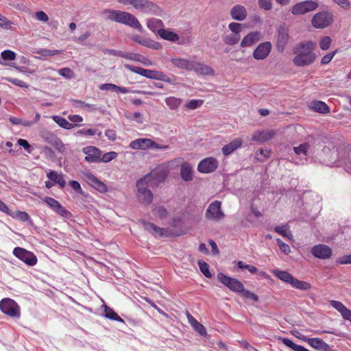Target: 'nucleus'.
Here are the masks:
<instances>
[{"instance_id":"f257e3e1","label":"nucleus","mask_w":351,"mask_h":351,"mask_svg":"<svg viewBox=\"0 0 351 351\" xmlns=\"http://www.w3.org/2000/svg\"><path fill=\"white\" fill-rule=\"evenodd\" d=\"M351 147H341L339 150L324 147L319 154L322 162L328 166L351 164Z\"/></svg>"},{"instance_id":"f03ea898","label":"nucleus","mask_w":351,"mask_h":351,"mask_svg":"<svg viewBox=\"0 0 351 351\" xmlns=\"http://www.w3.org/2000/svg\"><path fill=\"white\" fill-rule=\"evenodd\" d=\"M315 45L312 41L297 45L294 48L295 56L293 59V62L298 66L311 64L317 58L316 54L313 53Z\"/></svg>"},{"instance_id":"7ed1b4c3","label":"nucleus","mask_w":351,"mask_h":351,"mask_svg":"<svg viewBox=\"0 0 351 351\" xmlns=\"http://www.w3.org/2000/svg\"><path fill=\"white\" fill-rule=\"evenodd\" d=\"M104 14L108 19L128 25L132 28L143 32V28L137 18L133 14L121 10H106Z\"/></svg>"},{"instance_id":"20e7f679","label":"nucleus","mask_w":351,"mask_h":351,"mask_svg":"<svg viewBox=\"0 0 351 351\" xmlns=\"http://www.w3.org/2000/svg\"><path fill=\"white\" fill-rule=\"evenodd\" d=\"M217 280L232 291L242 293L245 298L257 301L258 297L250 291L245 290L243 285L238 280L226 276L223 273L217 274Z\"/></svg>"},{"instance_id":"39448f33","label":"nucleus","mask_w":351,"mask_h":351,"mask_svg":"<svg viewBox=\"0 0 351 351\" xmlns=\"http://www.w3.org/2000/svg\"><path fill=\"white\" fill-rule=\"evenodd\" d=\"M123 5H132L136 10L143 13L156 14L159 11V7L149 0H119Z\"/></svg>"},{"instance_id":"423d86ee","label":"nucleus","mask_w":351,"mask_h":351,"mask_svg":"<svg viewBox=\"0 0 351 351\" xmlns=\"http://www.w3.org/2000/svg\"><path fill=\"white\" fill-rule=\"evenodd\" d=\"M168 175V168L164 165H160L154 169L150 173L146 174L142 178L157 187L158 184L165 181Z\"/></svg>"},{"instance_id":"0eeeda50","label":"nucleus","mask_w":351,"mask_h":351,"mask_svg":"<svg viewBox=\"0 0 351 351\" xmlns=\"http://www.w3.org/2000/svg\"><path fill=\"white\" fill-rule=\"evenodd\" d=\"M136 187L139 201L145 205L150 204L153 200V194L149 189L155 186L150 185L149 182L141 178L137 181Z\"/></svg>"},{"instance_id":"6e6552de","label":"nucleus","mask_w":351,"mask_h":351,"mask_svg":"<svg viewBox=\"0 0 351 351\" xmlns=\"http://www.w3.org/2000/svg\"><path fill=\"white\" fill-rule=\"evenodd\" d=\"M0 309L5 315L13 318L21 317V309L19 304L10 298H3L0 302Z\"/></svg>"},{"instance_id":"1a4fd4ad","label":"nucleus","mask_w":351,"mask_h":351,"mask_svg":"<svg viewBox=\"0 0 351 351\" xmlns=\"http://www.w3.org/2000/svg\"><path fill=\"white\" fill-rule=\"evenodd\" d=\"M333 21V15L328 11L316 13L311 19V25L316 29H324L328 27Z\"/></svg>"},{"instance_id":"9d476101","label":"nucleus","mask_w":351,"mask_h":351,"mask_svg":"<svg viewBox=\"0 0 351 351\" xmlns=\"http://www.w3.org/2000/svg\"><path fill=\"white\" fill-rule=\"evenodd\" d=\"M318 7L319 3L316 1H304L295 4L291 8V13L293 15H303L315 10Z\"/></svg>"},{"instance_id":"9b49d317","label":"nucleus","mask_w":351,"mask_h":351,"mask_svg":"<svg viewBox=\"0 0 351 351\" xmlns=\"http://www.w3.org/2000/svg\"><path fill=\"white\" fill-rule=\"evenodd\" d=\"M221 202L215 200L210 203L206 209L205 217L208 220L218 221L224 218L225 215L221 208Z\"/></svg>"},{"instance_id":"f8f14e48","label":"nucleus","mask_w":351,"mask_h":351,"mask_svg":"<svg viewBox=\"0 0 351 351\" xmlns=\"http://www.w3.org/2000/svg\"><path fill=\"white\" fill-rule=\"evenodd\" d=\"M13 254L29 266H34L38 261L34 253L20 247L14 249Z\"/></svg>"},{"instance_id":"ddd939ff","label":"nucleus","mask_w":351,"mask_h":351,"mask_svg":"<svg viewBox=\"0 0 351 351\" xmlns=\"http://www.w3.org/2000/svg\"><path fill=\"white\" fill-rule=\"evenodd\" d=\"M124 66L128 70L145 77L149 79L159 80L161 71L156 70L146 69L140 66H132L128 64H124Z\"/></svg>"},{"instance_id":"4468645a","label":"nucleus","mask_w":351,"mask_h":351,"mask_svg":"<svg viewBox=\"0 0 351 351\" xmlns=\"http://www.w3.org/2000/svg\"><path fill=\"white\" fill-rule=\"evenodd\" d=\"M44 202L53 210V212L62 217L69 219L71 216V213L64 208L59 202L54 198L46 197Z\"/></svg>"},{"instance_id":"2eb2a0df","label":"nucleus","mask_w":351,"mask_h":351,"mask_svg":"<svg viewBox=\"0 0 351 351\" xmlns=\"http://www.w3.org/2000/svg\"><path fill=\"white\" fill-rule=\"evenodd\" d=\"M219 166L217 160L213 157H208L202 160L197 166V170L203 173H210L215 171Z\"/></svg>"},{"instance_id":"dca6fc26","label":"nucleus","mask_w":351,"mask_h":351,"mask_svg":"<svg viewBox=\"0 0 351 351\" xmlns=\"http://www.w3.org/2000/svg\"><path fill=\"white\" fill-rule=\"evenodd\" d=\"M84 180L100 193L108 191V186L90 172L83 173Z\"/></svg>"},{"instance_id":"f3484780","label":"nucleus","mask_w":351,"mask_h":351,"mask_svg":"<svg viewBox=\"0 0 351 351\" xmlns=\"http://www.w3.org/2000/svg\"><path fill=\"white\" fill-rule=\"evenodd\" d=\"M82 152L86 155L85 161L88 163L100 162L101 151L95 146H86L82 149Z\"/></svg>"},{"instance_id":"a211bd4d","label":"nucleus","mask_w":351,"mask_h":351,"mask_svg":"<svg viewBox=\"0 0 351 351\" xmlns=\"http://www.w3.org/2000/svg\"><path fill=\"white\" fill-rule=\"evenodd\" d=\"M289 39L288 27L285 25H280L278 29L277 49L282 52Z\"/></svg>"},{"instance_id":"6ab92c4d","label":"nucleus","mask_w":351,"mask_h":351,"mask_svg":"<svg viewBox=\"0 0 351 351\" xmlns=\"http://www.w3.org/2000/svg\"><path fill=\"white\" fill-rule=\"evenodd\" d=\"M190 71H194L198 75H212L214 74V70L202 62L192 61Z\"/></svg>"},{"instance_id":"aec40b11","label":"nucleus","mask_w":351,"mask_h":351,"mask_svg":"<svg viewBox=\"0 0 351 351\" xmlns=\"http://www.w3.org/2000/svg\"><path fill=\"white\" fill-rule=\"evenodd\" d=\"M311 254L317 258L326 259L330 257L332 250L326 245L319 244L311 249Z\"/></svg>"},{"instance_id":"412c9836","label":"nucleus","mask_w":351,"mask_h":351,"mask_svg":"<svg viewBox=\"0 0 351 351\" xmlns=\"http://www.w3.org/2000/svg\"><path fill=\"white\" fill-rule=\"evenodd\" d=\"M151 145H152V139L141 138L131 141L129 145V147L135 150H147L150 149Z\"/></svg>"},{"instance_id":"4be33fe9","label":"nucleus","mask_w":351,"mask_h":351,"mask_svg":"<svg viewBox=\"0 0 351 351\" xmlns=\"http://www.w3.org/2000/svg\"><path fill=\"white\" fill-rule=\"evenodd\" d=\"M230 14L233 20L243 21L247 17V10L243 5H236L231 8Z\"/></svg>"},{"instance_id":"5701e85b","label":"nucleus","mask_w":351,"mask_h":351,"mask_svg":"<svg viewBox=\"0 0 351 351\" xmlns=\"http://www.w3.org/2000/svg\"><path fill=\"white\" fill-rule=\"evenodd\" d=\"M47 177L52 180L55 185L58 184L60 189L65 187L66 181L64 180V175L62 173L51 170L47 173Z\"/></svg>"},{"instance_id":"b1692460","label":"nucleus","mask_w":351,"mask_h":351,"mask_svg":"<svg viewBox=\"0 0 351 351\" xmlns=\"http://www.w3.org/2000/svg\"><path fill=\"white\" fill-rule=\"evenodd\" d=\"M242 144V139L239 138H234L228 144L223 147L222 153L224 156H228L233 153L235 150L241 147Z\"/></svg>"},{"instance_id":"393cba45","label":"nucleus","mask_w":351,"mask_h":351,"mask_svg":"<svg viewBox=\"0 0 351 351\" xmlns=\"http://www.w3.org/2000/svg\"><path fill=\"white\" fill-rule=\"evenodd\" d=\"M330 305L337 310L342 315V317L347 320L351 322V311L346 308L341 302L336 300H331Z\"/></svg>"},{"instance_id":"a878e982","label":"nucleus","mask_w":351,"mask_h":351,"mask_svg":"<svg viewBox=\"0 0 351 351\" xmlns=\"http://www.w3.org/2000/svg\"><path fill=\"white\" fill-rule=\"evenodd\" d=\"M261 34L258 32H252L246 35L241 43V47H250L255 44L260 38Z\"/></svg>"},{"instance_id":"bb28decb","label":"nucleus","mask_w":351,"mask_h":351,"mask_svg":"<svg viewBox=\"0 0 351 351\" xmlns=\"http://www.w3.org/2000/svg\"><path fill=\"white\" fill-rule=\"evenodd\" d=\"M308 344L313 348L320 351H330V347L328 343L319 338H311L308 340Z\"/></svg>"},{"instance_id":"cd10ccee","label":"nucleus","mask_w":351,"mask_h":351,"mask_svg":"<svg viewBox=\"0 0 351 351\" xmlns=\"http://www.w3.org/2000/svg\"><path fill=\"white\" fill-rule=\"evenodd\" d=\"M193 60L185 59L182 58H172L171 62L173 65L181 69H185L190 71Z\"/></svg>"},{"instance_id":"c85d7f7f","label":"nucleus","mask_w":351,"mask_h":351,"mask_svg":"<svg viewBox=\"0 0 351 351\" xmlns=\"http://www.w3.org/2000/svg\"><path fill=\"white\" fill-rule=\"evenodd\" d=\"M180 175L182 178L186 182H189L193 180V171L192 167L189 163L184 162L181 165Z\"/></svg>"},{"instance_id":"c756f323","label":"nucleus","mask_w":351,"mask_h":351,"mask_svg":"<svg viewBox=\"0 0 351 351\" xmlns=\"http://www.w3.org/2000/svg\"><path fill=\"white\" fill-rule=\"evenodd\" d=\"M143 226L145 230L151 232L155 237H161L164 234L165 230L164 228L156 226L155 224L143 221Z\"/></svg>"},{"instance_id":"7c9ffc66","label":"nucleus","mask_w":351,"mask_h":351,"mask_svg":"<svg viewBox=\"0 0 351 351\" xmlns=\"http://www.w3.org/2000/svg\"><path fill=\"white\" fill-rule=\"evenodd\" d=\"M309 107L314 111L322 114H326L330 111L328 105L325 102L321 101H312Z\"/></svg>"},{"instance_id":"2f4dec72","label":"nucleus","mask_w":351,"mask_h":351,"mask_svg":"<svg viewBox=\"0 0 351 351\" xmlns=\"http://www.w3.org/2000/svg\"><path fill=\"white\" fill-rule=\"evenodd\" d=\"M99 88L102 90H115L117 92H119L123 94L133 93V91L130 90L128 88L118 86L114 84H110V83L101 84L99 86Z\"/></svg>"},{"instance_id":"473e14b6","label":"nucleus","mask_w":351,"mask_h":351,"mask_svg":"<svg viewBox=\"0 0 351 351\" xmlns=\"http://www.w3.org/2000/svg\"><path fill=\"white\" fill-rule=\"evenodd\" d=\"M158 35L161 38L171 42H176L179 40V36L177 34L166 29H160Z\"/></svg>"},{"instance_id":"72a5a7b5","label":"nucleus","mask_w":351,"mask_h":351,"mask_svg":"<svg viewBox=\"0 0 351 351\" xmlns=\"http://www.w3.org/2000/svg\"><path fill=\"white\" fill-rule=\"evenodd\" d=\"M51 119L61 128L66 129V130H70L73 128L75 126H76L75 124H73L72 123H70L65 118L58 116V115H53L51 117Z\"/></svg>"},{"instance_id":"f704fd0d","label":"nucleus","mask_w":351,"mask_h":351,"mask_svg":"<svg viewBox=\"0 0 351 351\" xmlns=\"http://www.w3.org/2000/svg\"><path fill=\"white\" fill-rule=\"evenodd\" d=\"M147 26L153 32L158 34V31L163 29V23L160 19L153 18L147 21Z\"/></svg>"},{"instance_id":"c9c22d12","label":"nucleus","mask_w":351,"mask_h":351,"mask_svg":"<svg viewBox=\"0 0 351 351\" xmlns=\"http://www.w3.org/2000/svg\"><path fill=\"white\" fill-rule=\"evenodd\" d=\"M274 274L276 277H278L282 281L288 283L289 285L291 284V282L293 279V276L286 271H280L278 269H275L273 271Z\"/></svg>"},{"instance_id":"e433bc0d","label":"nucleus","mask_w":351,"mask_h":351,"mask_svg":"<svg viewBox=\"0 0 351 351\" xmlns=\"http://www.w3.org/2000/svg\"><path fill=\"white\" fill-rule=\"evenodd\" d=\"M291 287L302 291H307L311 288V285L306 281L299 280L293 277L291 284Z\"/></svg>"},{"instance_id":"4c0bfd02","label":"nucleus","mask_w":351,"mask_h":351,"mask_svg":"<svg viewBox=\"0 0 351 351\" xmlns=\"http://www.w3.org/2000/svg\"><path fill=\"white\" fill-rule=\"evenodd\" d=\"M274 230L282 237L287 238L289 240L291 241L293 239V234L287 225L276 226Z\"/></svg>"},{"instance_id":"58836bf2","label":"nucleus","mask_w":351,"mask_h":351,"mask_svg":"<svg viewBox=\"0 0 351 351\" xmlns=\"http://www.w3.org/2000/svg\"><path fill=\"white\" fill-rule=\"evenodd\" d=\"M105 317L111 320L123 322V319L120 317L117 313L108 306L105 307Z\"/></svg>"},{"instance_id":"ea45409f","label":"nucleus","mask_w":351,"mask_h":351,"mask_svg":"<svg viewBox=\"0 0 351 351\" xmlns=\"http://www.w3.org/2000/svg\"><path fill=\"white\" fill-rule=\"evenodd\" d=\"M76 134L77 135H85V136H94V135H97L99 136H101V132L99 131V130H97V129L83 128V129L79 130L77 132Z\"/></svg>"},{"instance_id":"a19ab883","label":"nucleus","mask_w":351,"mask_h":351,"mask_svg":"<svg viewBox=\"0 0 351 351\" xmlns=\"http://www.w3.org/2000/svg\"><path fill=\"white\" fill-rule=\"evenodd\" d=\"M165 103L171 109L174 110L180 106L181 100L174 97H169L165 99Z\"/></svg>"},{"instance_id":"79ce46f5","label":"nucleus","mask_w":351,"mask_h":351,"mask_svg":"<svg viewBox=\"0 0 351 351\" xmlns=\"http://www.w3.org/2000/svg\"><path fill=\"white\" fill-rule=\"evenodd\" d=\"M240 38H241L240 35H237L235 34L232 33L231 34L226 35L223 38V41L227 45H234L238 43Z\"/></svg>"},{"instance_id":"37998d69","label":"nucleus","mask_w":351,"mask_h":351,"mask_svg":"<svg viewBox=\"0 0 351 351\" xmlns=\"http://www.w3.org/2000/svg\"><path fill=\"white\" fill-rule=\"evenodd\" d=\"M293 150L297 155L306 156L309 152V145L305 142L298 147H294Z\"/></svg>"},{"instance_id":"c03bdc74","label":"nucleus","mask_w":351,"mask_h":351,"mask_svg":"<svg viewBox=\"0 0 351 351\" xmlns=\"http://www.w3.org/2000/svg\"><path fill=\"white\" fill-rule=\"evenodd\" d=\"M159 81H162L172 85H176L177 84V77L173 75H167L161 71Z\"/></svg>"},{"instance_id":"a18cd8bd","label":"nucleus","mask_w":351,"mask_h":351,"mask_svg":"<svg viewBox=\"0 0 351 351\" xmlns=\"http://www.w3.org/2000/svg\"><path fill=\"white\" fill-rule=\"evenodd\" d=\"M197 264L199 265V270L206 278L212 277V274L209 271V266L206 262L199 260L198 261Z\"/></svg>"},{"instance_id":"49530a36","label":"nucleus","mask_w":351,"mask_h":351,"mask_svg":"<svg viewBox=\"0 0 351 351\" xmlns=\"http://www.w3.org/2000/svg\"><path fill=\"white\" fill-rule=\"evenodd\" d=\"M118 156V154L115 152H110L104 154H101L100 156V162H109L115 159Z\"/></svg>"},{"instance_id":"de8ad7c7","label":"nucleus","mask_w":351,"mask_h":351,"mask_svg":"<svg viewBox=\"0 0 351 351\" xmlns=\"http://www.w3.org/2000/svg\"><path fill=\"white\" fill-rule=\"evenodd\" d=\"M154 214L160 219H165L168 215V211L165 207L158 206L154 209Z\"/></svg>"},{"instance_id":"09e8293b","label":"nucleus","mask_w":351,"mask_h":351,"mask_svg":"<svg viewBox=\"0 0 351 351\" xmlns=\"http://www.w3.org/2000/svg\"><path fill=\"white\" fill-rule=\"evenodd\" d=\"M243 27V24L236 22H232L228 25V28L232 33L237 35H240V33L242 32Z\"/></svg>"},{"instance_id":"8fccbe9b","label":"nucleus","mask_w":351,"mask_h":351,"mask_svg":"<svg viewBox=\"0 0 351 351\" xmlns=\"http://www.w3.org/2000/svg\"><path fill=\"white\" fill-rule=\"evenodd\" d=\"M260 202L259 199H254L251 204V212L255 217L261 216V213L258 207V203Z\"/></svg>"},{"instance_id":"3c124183","label":"nucleus","mask_w":351,"mask_h":351,"mask_svg":"<svg viewBox=\"0 0 351 351\" xmlns=\"http://www.w3.org/2000/svg\"><path fill=\"white\" fill-rule=\"evenodd\" d=\"M306 143L309 145V151H311L320 143L319 138H315L314 136H310L307 138Z\"/></svg>"},{"instance_id":"603ef678","label":"nucleus","mask_w":351,"mask_h":351,"mask_svg":"<svg viewBox=\"0 0 351 351\" xmlns=\"http://www.w3.org/2000/svg\"><path fill=\"white\" fill-rule=\"evenodd\" d=\"M203 104L202 100L191 99L186 104V107L190 110H195Z\"/></svg>"},{"instance_id":"864d4df0","label":"nucleus","mask_w":351,"mask_h":351,"mask_svg":"<svg viewBox=\"0 0 351 351\" xmlns=\"http://www.w3.org/2000/svg\"><path fill=\"white\" fill-rule=\"evenodd\" d=\"M1 56L5 60H14L16 58L15 52L9 49L3 51Z\"/></svg>"},{"instance_id":"5fc2aeb1","label":"nucleus","mask_w":351,"mask_h":351,"mask_svg":"<svg viewBox=\"0 0 351 351\" xmlns=\"http://www.w3.org/2000/svg\"><path fill=\"white\" fill-rule=\"evenodd\" d=\"M192 328L198 332L200 335L206 337L207 335L206 330L205 327L200 324L199 322H197L195 323Z\"/></svg>"},{"instance_id":"6e6d98bb","label":"nucleus","mask_w":351,"mask_h":351,"mask_svg":"<svg viewBox=\"0 0 351 351\" xmlns=\"http://www.w3.org/2000/svg\"><path fill=\"white\" fill-rule=\"evenodd\" d=\"M253 56L256 60H263V43H260L256 48Z\"/></svg>"},{"instance_id":"4d7b16f0","label":"nucleus","mask_w":351,"mask_h":351,"mask_svg":"<svg viewBox=\"0 0 351 351\" xmlns=\"http://www.w3.org/2000/svg\"><path fill=\"white\" fill-rule=\"evenodd\" d=\"M330 44V38L329 36H324L320 40L319 47L322 50H327L328 49H329Z\"/></svg>"},{"instance_id":"13d9d810","label":"nucleus","mask_w":351,"mask_h":351,"mask_svg":"<svg viewBox=\"0 0 351 351\" xmlns=\"http://www.w3.org/2000/svg\"><path fill=\"white\" fill-rule=\"evenodd\" d=\"M277 244L280 248V250L286 254H288L291 252V248L289 245L285 243H284L281 239H276Z\"/></svg>"},{"instance_id":"bf43d9fd","label":"nucleus","mask_w":351,"mask_h":351,"mask_svg":"<svg viewBox=\"0 0 351 351\" xmlns=\"http://www.w3.org/2000/svg\"><path fill=\"white\" fill-rule=\"evenodd\" d=\"M237 266H238V267L239 269H247L251 274H254L257 271V269H256V267H254L253 265L245 264L242 261H239L237 263Z\"/></svg>"},{"instance_id":"052dcab7","label":"nucleus","mask_w":351,"mask_h":351,"mask_svg":"<svg viewBox=\"0 0 351 351\" xmlns=\"http://www.w3.org/2000/svg\"><path fill=\"white\" fill-rule=\"evenodd\" d=\"M59 75H62V77L71 79L73 77V72L72 70L69 68H62L60 70H58Z\"/></svg>"},{"instance_id":"680f3d73","label":"nucleus","mask_w":351,"mask_h":351,"mask_svg":"<svg viewBox=\"0 0 351 351\" xmlns=\"http://www.w3.org/2000/svg\"><path fill=\"white\" fill-rule=\"evenodd\" d=\"M60 53V50H51V49H43L42 51H38V53L43 56H53L55 55H58Z\"/></svg>"},{"instance_id":"e2e57ef3","label":"nucleus","mask_w":351,"mask_h":351,"mask_svg":"<svg viewBox=\"0 0 351 351\" xmlns=\"http://www.w3.org/2000/svg\"><path fill=\"white\" fill-rule=\"evenodd\" d=\"M12 24V23L3 16L0 19V27L3 29H11Z\"/></svg>"},{"instance_id":"0e129e2a","label":"nucleus","mask_w":351,"mask_h":351,"mask_svg":"<svg viewBox=\"0 0 351 351\" xmlns=\"http://www.w3.org/2000/svg\"><path fill=\"white\" fill-rule=\"evenodd\" d=\"M147 45H145V47L153 49H160L162 48V45L160 43L152 40L149 38H147L146 41Z\"/></svg>"},{"instance_id":"69168bd1","label":"nucleus","mask_w":351,"mask_h":351,"mask_svg":"<svg viewBox=\"0 0 351 351\" xmlns=\"http://www.w3.org/2000/svg\"><path fill=\"white\" fill-rule=\"evenodd\" d=\"M8 82L12 83V84L21 87V88H27V84L21 80H19L17 78H8L7 79Z\"/></svg>"},{"instance_id":"338daca9","label":"nucleus","mask_w":351,"mask_h":351,"mask_svg":"<svg viewBox=\"0 0 351 351\" xmlns=\"http://www.w3.org/2000/svg\"><path fill=\"white\" fill-rule=\"evenodd\" d=\"M127 118L132 121H134L138 123H142L143 122L142 114L139 112H136L132 115H128L127 116Z\"/></svg>"},{"instance_id":"774afa93","label":"nucleus","mask_w":351,"mask_h":351,"mask_svg":"<svg viewBox=\"0 0 351 351\" xmlns=\"http://www.w3.org/2000/svg\"><path fill=\"white\" fill-rule=\"evenodd\" d=\"M124 58H126L130 60H132L134 62H138L141 60V56L138 53H124Z\"/></svg>"}]
</instances>
